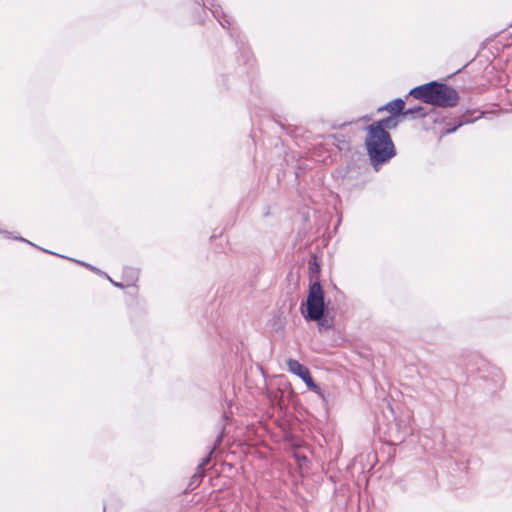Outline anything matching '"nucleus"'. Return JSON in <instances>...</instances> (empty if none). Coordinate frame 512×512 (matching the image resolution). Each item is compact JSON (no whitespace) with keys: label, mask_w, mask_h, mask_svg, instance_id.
Here are the masks:
<instances>
[{"label":"nucleus","mask_w":512,"mask_h":512,"mask_svg":"<svg viewBox=\"0 0 512 512\" xmlns=\"http://www.w3.org/2000/svg\"><path fill=\"white\" fill-rule=\"evenodd\" d=\"M367 129L365 146L371 163L376 166L383 164L396 155L395 147L390 134H381L375 129Z\"/></svg>","instance_id":"2"},{"label":"nucleus","mask_w":512,"mask_h":512,"mask_svg":"<svg viewBox=\"0 0 512 512\" xmlns=\"http://www.w3.org/2000/svg\"><path fill=\"white\" fill-rule=\"evenodd\" d=\"M426 116V112L424 107L422 106H416L412 108H408L403 110L402 117H410L412 119L416 118H424Z\"/></svg>","instance_id":"8"},{"label":"nucleus","mask_w":512,"mask_h":512,"mask_svg":"<svg viewBox=\"0 0 512 512\" xmlns=\"http://www.w3.org/2000/svg\"><path fill=\"white\" fill-rule=\"evenodd\" d=\"M409 95L426 104L442 108L455 107L459 101V94L453 87L437 81L414 87Z\"/></svg>","instance_id":"1"},{"label":"nucleus","mask_w":512,"mask_h":512,"mask_svg":"<svg viewBox=\"0 0 512 512\" xmlns=\"http://www.w3.org/2000/svg\"><path fill=\"white\" fill-rule=\"evenodd\" d=\"M399 117L395 115H390L386 118L380 119L367 127L370 129H375L377 132H381V134H389L388 130L395 129L399 125Z\"/></svg>","instance_id":"5"},{"label":"nucleus","mask_w":512,"mask_h":512,"mask_svg":"<svg viewBox=\"0 0 512 512\" xmlns=\"http://www.w3.org/2000/svg\"><path fill=\"white\" fill-rule=\"evenodd\" d=\"M286 365L288 370L298 376L300 379H303L310 373L309 369L301 364L298 360L290 358L286 361Z\"/></svg>","instance_id":"7"},{"label":"nucleus","mask_w":512,"mask_h":512,"mask_svg":"<svg viewBox=\"0 0 512 512\" xmlns=\"http://www.w3.org/2000/svg\"><path fill=\"white\" fill-rule=\"evenodd\" d=\"M18 239L21 240V241L27 242V243L31 244L32 246H34V244H32L31 242L27 241L23 237H19ZM35 247H37V246L35 245Z\"/></svg>","instance_id":"16"},{"label":"nucleus","mask_w":512,"mask_h":512,"mask_svg":"<svg viewBox=\"0 0 512 512\" xmlns=\"http://www.w3.org/2000/svg\"><path fill=\"white\" fill-rule=\"evenodd\" d=\"M221 441H222V436H218L214 446L210 449L208 455L205 458H203L202 461L198 464L199 470L203 471V468L205 469V466H207L210 463L211 456L214 453L216 446L219 445L221 443Z\"/></svg>","instance_id":"10"},{"label":"nucleus","mask_w":512,"mask_h":512,"mask_svg":"<svg viewBox=\"0 0 512 512\" xmlns=\"http://www.w3.org/2000/svg\"><path fill=\"white\" fill-rule=\"evenodd\" d=\"M124 273L129 276L131 282H134L138 278V272L133 268L125 269Z\"/></svg>","instance_id":"13"},{"label":"nucleus","mask_w":512,"mask_h":512,"mask_svg":"<svg viewBox=\"0 0 512 512\" xmlns=\"http://www.w3.org/2000/svg\"><path fill=\"white\" fill-rule=\"evenodd\" d=\"M302 380L311 391H314L315 393H317L321 398H323V399L325 398L322 389L314 382L310 373L306 377H304Z\"/></svg>","instance_id":"9"},{"label":"nucleus","mask_w":512,"mask_h":512,"mask_svg":"<svg viewBox=\"0 0 512 512\" xmlns=\"http://www.w3.org/2000/svg\"><path fill=\"white\" fill-rule=\"evenodd\" d=\"M326 304L324 291L319 282L310 285L306 300V311L301 308V312L307 320H320L325 314Z\"/></svg>","instance_id":"3"},{"label":"nucleus","mask_w":512,"mask_h":512,"mask_svg":"<svg viewBox=\"0 0 512 512\" xmlns=\"http://www.w3.org/2000/svg\"><path fill=\"white\" fill-rule=\"evenodd\" d=\"M109 280L111 281V283H112L113 285H115V286H117V287H124V285H123V284H121V283L114 282V281H112L110 278H109Z\"/></svg>","instance_id":"15"},{"label":"nucleus","mask_w":512,"mask_h":512,"mask_svg":"<svg viewBox=\"0 0 512 512\" xmlns=\"http://www.w3.org/2000/svg\"><path fill=\"white\" fill-rule=\"evenodd\" d=\"M81 264H82L83 266L88 267V268H89L90 270H92V271H96V268H95V267H93V266H91V265H89V264H86V263H84V262H81Z\"/></svg>","instance_id":"14"},{"label":"nucleus","mask_w":512,"mask_h":512,"mask_svg":"<svg viewBox=\"0 0 512 512\" xmlns=\"http://www.w3.org/2000/svg\"><path fill=\"white\" fill-rule=\"evenodd\" d=\"M219 22H220L221 26L225 27V23L223 21L219 20Z\"/></svg>","instance_id":"17"},{"label":"nucleus","mask_w":512,"mask_h":512,"mask_svg":"<svg viewBox=\"0 0 512 512\" xmlns=\"http://www.w3.org/2000/svg\"><path fill=\"white\" fill-rule=\"evenodd\" d=\"M405 108V102L403 99L401 98H396L390 102H388L385 106L383 107H380L378 109V112H381L383 110H387L391 113V115H395V116H402L403 115V110Z\"/></svg>","instance_id":"6"},{"label":"nucleus","mask_w":512,"mask_h":512,"mask_svg":"<svg viewBox=\"0 0 512 512\" xmlns=\"http://www.w3.org/2000/svg\"><path fill=\"white\" fill-rule=\"evenodd\" d=\"M483 112L477 110V109H468L466 110L458 120V123L452 127H447L445 130V134H451L454 133L459 127H461L464 124L473 123L474 121L480 119L483 116Z\"/></svg>","instance_id":"4"},{"label":"nucleus","mask_w":512,"mask_h":512,"mask_svg":"<svg viewBox=\"0 0 512 512\" xmlns=\"http://www.w3.org/2000/svg\"><path fill=\"white\" fill-rule=\"evenodd\" d=\"M317 323H318V326L321 328H324V329H329L332 327L333 323L331 320H328L326 317H325V314L322 315V317L320 318V320H315Z\"/></svg>","instance_id":"12"},{"label":"nucleus","mask_w":512,"mask_h":512,"mask_svg":"<svg viewBox=\"0 0 512 512\" xmlns=\"http://www.w3.org/2000/svg\"><path fill=\"white\" fill-rule=\"evenodd\" d=\"M205 475V469L203 468V471L199 470V465L197 466L196 468V472L194 473V475L191 477V481H190V486L191 485H198L203 477Z\"/></svg>","instance_id":"11"}]
</instances>
